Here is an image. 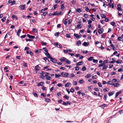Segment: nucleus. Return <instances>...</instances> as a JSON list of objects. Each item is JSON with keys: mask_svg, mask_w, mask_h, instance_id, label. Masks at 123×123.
<instances>
[{"mask_svg": "<svg viewBox=\"0 0 123 123\" xmlns=\"http://www.w3.org/2000/svg\"><path fill=\"white\" fill-rule=\"evenodd\" d=\"M113 82V81L112 80H111L108 81L107 82V83L108 84L111 85V83H112Z\"/></svg>", "mask_w": 123, "mask_h": 123, "instance_id": "39", "label": "nucleus"}, {"mask_svg": "<svg viewBox=\"0 0 123 123\" xmlns=\"http://www.w3.org/2000/svg\"><path fill=\"white\" fill-rule=\"evenodd\" d=\"M113 26H114L115 24V23L114 22H111L110 23Z\"/></svg>", "mask_w": 123, "mask_h": 123, "instance_id": "59", "label": "nucleus"}, {"mask_svg": "<svg viewBox=\"0 0 123 123\" xmlns=\"http://www.w3.org/2000/svg\"><path fill=\"white\" fill-rule=\"evenodd\" d=\"M104 30L103 28H101L100 29H98V32L99 33L102 34L103 33Z\"/></svg>", "mask_w": 123, "mask_h": 123, "instance_id": "7", "label": "nucleus"}, {"mask_svg": "<svg viewBox=\"0 0 123 123\" xmlns=\"http://www.w3.org/2000/svg\"><path fill=\"white\" fill-rule=\"evenodd\" d=\"M52 78L50 76H48L45 77L46 80H50L52 79Z\"/></svg>", "mask_w": 123, "mask_h": 123, "instance_id": "21", "label": "nucleus"}, {"mask_svg": "<svg viewBox=\"0 0 123 123\" xmlns=\"http://www.w3.org/2000/svg\"><path fill=\"white\" fill-rule=\"evenodd\" d=\"M59 33H60L59 32H56L55 33V35L56 36H58V35Z\"/></svg>", "mask_w": 123, "mask_h": 123, "instance_id": "55", "label": "nucleus"}, {"mask_svg": "<svg viewBox=\"0 0 123 123\" xmlns=\"http://www.w3.org/2000/svg\"><path fill=\"white\" fill-rule=\"evenodd\" d=\"M116 62L117 64L121 63L122 62V61L119 60H118L117 61H116Z\"/></svg>", "mask_w": 123, "mask_h": 123, "instance_id": "26", "label": "nucleus"}, {"mask_svg": "<svg viewBox=\"0 0 123 123\" xmlns=\"http://www.w3.org/2000/svg\"><path fill=\"white\" fill-rule=\"evenodd\" d=\"M91 74H87L85 76V77L86 78H89L91 77Z\"/></svg>", "mask_w": 123, "mask_h": 123, "instance_id": "29", "label": "nucleus"}, {"mask_svg": "<svg viewBox=\"0 0 123 123\" xmlns=\"http://www.w3.org/2000/svg\"><path fill=\"white\" fill-rule=\"evenodd\" d=\"M41 49H39L38 50H36L35 51V52L36 53H41Z\"/></svg>", "mask_w": 123, "mask_h": 123, "instance_id": "17", "label": "nucleus"}, {"mask_svg": "<svg viewBox=\"0 0 123 123\" xmlns=\"http://www.w3.org/2000/svg\"><path fill=\"white\" fill-rule=\"evenodd\" d=\"M50 74V73H48L47 72H46V74H45V77H48V76Z\"/></svg>", "mask_w": 123, "mask_h": 123, "instance_id": "60", "label": "nucleus"}, {"mask_svg": "<svg viewBox=\"0 0 123 123\" xmlns=\"http://www.w3.org/2000/svg\"><path fill=\"white\" fill-rule=\"evenodd\" d=\"M8 3H11V5L12 6L15 3V1L14 0L12 1H11V0H9L8 1Z\"/></svg>", "mask_w": 123, "mask_h": 123, "instance_id": "3", "label": "nucleus"}, {"mask_svg": "<svg viewBox=\"0 0 123 123\" xmlns=\"http://www.w3.org/2000/svg\"><path fill=\"white\" fill-rule=\"evenodd\" d=\"M123 37V34L122 35L121 37H118L117 38V40L120 41H121L120 39H119V38H121Z\"/></svg>", "mask_w": 123, "mask_h": 123, "instance_id": "50", "label": "nucleus"}, {"mask_svg": "<svg viewBox=\"0 0 123 123\" xmlns=\"http://www.w3.org/2000/svg\"><path fill=\"white\" fill-rule=\"evenodd\" d=\"M50 61L54 63H56L57 61L55 58L52 57L50 59Z\"/></svg>", "mask_w": 123, "mask_h": 123, "instance_id": "4", "label": "nucleus"}, {"mask_svg": "<svg viewBox=\"0 0 123 123\" xmlns=\"http://www.w3.org/2000/svg\"><path fill=\"white\" fill-rule=\"evenodd\" d=\"M107 94H105L104 96V98H103V99L105 101H106L107 99Z\"/></svg>", "mask_w": 123, "mask_h": 123, "instance_id": "38", "label": "nucleus"}, {"mask_svg": "<svg viewBox=\"0 0 123 123\" xmlns=\"http://www.w3.org/2000/svg\"><path fill=\"white\" fill-rule=\"evenodd\" d=\"M43 49L44 50L45 52L46 53L48 52V50L47 49V48L46 47H44L43 48Z\"/></svg>", "mask_w": 123, "mask_h": 123, "instance_id": "34", "label": "nucleus"}, {"mask_svg": "<svg viewBox=\"0 0 123 123\" xmlns=\"http://www.w3.org/2000/svg\"><path fill=\"white\" fill-rule=\"evenodd\" d=\"M89 43L88 42H84L83 44V45L84 46H87L89 44Z\"/></svg>", "mask_w": 123, "mask_h": 123, "instance_id": "16", "label": "nucleus"}, {"mask_svg": "<svg viewBox=\"0 0 123 123\" xmlns=\"http://www.w3.org/2000/svg\"><path fill=\"white\" fill-rule=\"evenodd\" d=\"M61 74L62 75L63 77H69V76H68V75H70V74L66 73H65L64 72H62L61 73Z\"/></svg>", "mask_w": 123, "mask_h": 123, "instance_id": "1", "label": "nucleus"}, {"mask_svg": "<svg viewBox=\"0 0 123 123\" xmlns=\"http://www.w3.org/2000/svg\"><path fill=\"white\" fill-rule=\"evenodd\" d=\"M108 106L106 104H103L102 105L99 106V107H101V108L104 109L105 107H106Z\"/></svg>", "mask_w": 123, "mask_h": 123, "instance_id": "2", "label": "nucleus"}, {"mask_svg": "<svg viewBox=\"0 0 123 123\" xmlns=\"http://www.w3.org/2000/svg\"><path fill=\"white\" fill-rule=\"evenodd\" d=\"M21 31V30L20 29H19L18 30L17 35L19 37V34L20 33Z\"/></svg>", "mask_w": 123, "mask_h": 123, "instance_id": "18", "label": "nucleus"}, {"mask_svg": "<svg viewBox=\"0 0 123 123\" xmlns=\"http://www.w3.org/2000/svg\"><path fill=\"white\" fill-rule=\"evenodd\" d=\"M25 5H21L19 6V7L20 8V10H23L25 9Z\"/></svg>", "mask_w": 123, "mask_h": 123, "instance_id": "6", "label": "nucleus"}, {"mask_svg": "<svg viewBox=\"0 0 123 123\" xmlns=\"http://www.w3.org/2000/svg\"><path fill=\"white\" fill-rule=\"evenodd\" d=\"M85 10L87 12H89V8L87 6L85 7Z\"/></svg>", "mask_w": 123, "mask_h": 123, "instance_id": "45", "label": "nucleus"}, {"mask_svg": "<svg viewBox=\"0 0 123 123\" xmlns=\"http://www.w3.org/2000/svg\"><path fill=\"white\" fill-rule=\"evenodd\" d=\"M71 83H67L65 84V87H68L70 85H71Z\"/></svg>", "mask_w": 123, "mask_h": 123, "instance_id": "22", "label": "nucleus"}, {"mask_svg": "<svg viewBox=\"0 0 123 123\" xmlns=\"http://www.w3.org/2000/svg\"><path fill=\"white\" fill-rule=\"evenodd\" d=\"M49 66H47L46 67H44L43 68V70H45V69H47L49 67Z\"/></svg>", "mask_w": 123, "mask_h": 123, "instance_id": "52", "label": "nucleus"}, {"mask_svg": "<svg viewBox=\"0 0 123 123\" xmlns=\"http://www.w3.org/2000/svg\"><path fill=\"white\" fill-rule=\"evenodd\" d=\"M64 97L65 98L67 99H68L69 98V97L68 96H67L65 95L64 96Z\"/></svg>", "mask_w": 123, "mask_h": 123, "instance_id": "47", "label": "nucleus"}, {"mask_svg": "<svg viewBox=\"0 0 123 123\" xmlns=\"http://www.w3.org/2000/svg\"><path fill=\"white\" fill-rule=\"evenodd\" d=\"M93 62L94 63H96L98 62V60H97L93 59Z\"/></svg>", "mask_w": 123, "mask_h": 123, "instance_id": "54", "label": "nucleus"}, {"mask_svg": "<svg viewBox=\"0 0 123 123\" xmlns=\"http://www.w3.org/2000/svg\"><path fill=\"white\" fill-rule=\"evenodd\" d=\"M41 95L44 97H46V93H42L41 94Z\"/></svg>", "mask_w": 123, "mask_h": 123, "instance_id": "35", "label": "nucleus"}, {"mask_svg": "<svg viewBox=\"0 0 123 123\" xmlns=\"http://www.w3.org/2000/svg\"><path fill=\"white\" fill-rule=\"evenodd\" d=\"M82 70L83 71H85L86 70V68L85 66H84L82 68Z\"/></svg>", "mask_w": 123, "mask_h": 123, "instance_id": "37", "label": "nucleus"}, {"mask_svg": "<svg viewBox=\"0 0 123 123\" xmlns=\"http://www.w3.org/2000/svg\"><path fill=\"white\" fill-rule=\"evenodd\" d=\"M70 90V92L72 93L74 92L75 91L74 89L72 88H71Z\"/></svg>", "mask_w": 123, "mask_h": 123, "instance_id": "62", "label": "nucleus"}, {"mask_svg": "<svg viewBox=\"0 0 123 123\" xmlns=\"http://www.w3.org/2000/svg\"><path fill=\"white\" fill-rule=\"evenodd\" d=\"M40 67H39V65H37L35 66L34 68V70L35 71H38L40 70Z\"/></svg>", "mask_w": 123, "mask_h": 123, "instance_id": "9", "label": "nucleus"}, {"mask_svg": "<svg viewBox=\"0 0 123 123\" xmlns=\"http://www.w3.org/2000/svg\"><path fill=\"white\" fill-rule=\"evenodd\" d=\"M82 11V10L80 8H78V9H77L76 10V12H78L80 13Z\"/></svg>", "mask_w": 123, "mask_h": 123, "instance_id": "28", "label": "nucleus"}, {"mask_svg": "<svg viewBox=\"0 0 123 123\" xmlns=\"http://www.w3.org/2000/svg\"><path fill=\"white\" fill-rule=\"evenodd\" d=\"M32 32H33L35 33H36L37 32L38 30L36 29L33 28L32 30Z\"/></svg>", "mask_w": 123, "mask_h": 123, "instance_id": "19", "label": "nucleus"}, {"mask_svg": "<svg viewBox=\"0 0 123 123\" xmlns=\"http://www.w3.org/2000/svg\"><path fill=\"white\" fill-rule=\"evenodd\" d=\"M43 84H44V83L43 82H41L38 84L37 85V86H43L42 85Z\"/></svg>", "mask_w": 123, "mask_h": 123, "instance_id": "12", "label": "nucleus"}, {"mask_svg": "<svg viewBox=\"0 0 123 123\" xmlns=\"http://www.w3.org/2000/svg\"><path fill=\"white\" fill-rule=\"evenodd\" d=\"M98 86L100 87H102V86L101 85V83L100 82H99L98 83Z\"/></svg>", "mask_w": 123, "mask_h": 123, "instance_id": "49", "label": "nucleus"}, {"mask_svg": "<svg viewBox=\"0 0 123 123\" xmlns=\"http://www.w3.org/2000/svg\"><path fill=\"white\" fill-rule=\"evenodd\" d=\"M55 78H57L61 76V75L60 74H55Z\"/></svg>", "mask_w": 123, "mask_h": 123, "instance_id": "32", "label": "nucleus"}, {"mask_svg": "<svg viewBox=\"0 0 123 123\" xmlns=\"http://www.w3.org/2000/svg\"><path fill=\"white\" fill-rule=\"evenodd\" d=\"M79 70V68L78 66H76L75 67V70L77 71Z\"/></svg>", "mask_w": 123, "mask_h": 123, "instance_id": "57", "label": "nucleus"}, {"mask_svg": "<svg viewBox=\"0 0 123 123\" xmlns=\"http://www.w3.org/2000/svg\"><path fill=\"white\" fill-rule=\"evenodd\" d=\"M62 105H65V106H67V105H68V104L67 103V102H66L64 101H63V103L62 104Z\"/></svg>", "mask_w": 123, "mask_h": 123, "instance_id": "44", "label": "nucleus"}, {"mask_svg": "<svg viewBox=\"0 0 123 123\" xmlns=\"http://www.w3.org/2000/svg\"><path fill=\"white\" fill-rule=\"evenodd\" d=\"M27 36L30 38H31L33 39L35 38V36L30 35L29 34H27Z\"/></svg>", "mask_w": 123, "mask_h": 123, "instance_id": "11", "label": "nucleus"}, {"mask_svg": "<svg viewBox=\"0 0 123 123\" xmlns=\"http://www.w3.org/2000/svg\"><path fill=\"white\" fill-rule=\"evenodd\" d=\"M104 65V63H102L98 65V67H102Z\"/></svg>", "mask_w": 123, "mask_h": 123, "instance_id": "42", "label": "nucleus"}, {"mask_svg": "<svg viewBox=\"0 0 123 123\" xmlns=\"http://www.w3.org/2000/svg\"><path fill=\"white\" fill-rule=\"evenodd\" d=\"M65 7L64 6V5L63 4H62L61 6V9L63 11V9H64Z\"/></svg>", "mask_w": 123, "mask_h": 123, "instance_id": "30", "label": "nucleus"}, {"mask_svg": "<svg viewBox=\"0 0 123 123\" xmlns=\"http://www.w3.org/2000/svg\"><path fill=\"white\" fill-rule=\"evenodd\" d=\"M23 65L25 67H27V64L25 62H24L23 63Z\"/></svg>", "mask_w": 123, "mask_h": 123, "instance_id": "43", "label": "nucleus"}, {"mask_svg": "<svg viewBox=\"0 0 123 123\" xmlns=\"http://www.w3.org/2000/svg\"><path fill=\"white\" fill-rule=\"evenodd\" d=\"M84 81L83 80H80L79 81V83H80L81 84L83 83Z\"/></svg>", "mask_w": 123, "mask_h": 123, "instance_id": "53", "label": "nucleus"}, {"mask_svg": "<svg viewBox=\"0 0 123 123\" xmlns=\"http://www.w3.org/2000/svg\"><path fill=\"white\" fill-rule=\"evenodd\" d=\"M46 87H45L43 85L42 86V89L43 91H46Z\"/></svg>", "mask_w": 123, "mask_h": 123, "instance_id": "36", "label": "nucleus"}, {"mask_svg": "<svg viewBox=\"0 0 123 123\" xmlns=\"http://www.w3.org/2000/svg\"><path fill=\"white\" fill-rule=\"evenodd\" d=\"M66 59L67 58L64 57H62L60 59L62 62H65Z\"/></svg>", "mask_w": 123, "mask_h": 123, "instance_id": "10", "label": "nucleus"}, {"mask_svg": "<svg viewBox=\"0 0 123 123\" xmlns=\"http://www.w3.org/2000/svg\"><path fill=\"white\" fill-rule=\"evenodd\" d=\"M83 63H84V62L83 61H81V62H79L76 63V65L77 66L80 65H81V63L82 64H83Z\"/></svg>", "mask_w": 123, "mask_h": 123, "instance_id": "15", "label": "nucleus"}, {"mask_svg": "<svg viewBox=\"0 0 123 123\" xmlns=\"http://www.w3.org/2000/svg\"><path fill=\"white\" fill-rule=\"evenodd\" d=\"M70 77H69V78H73V77H74L75 76L74 74L73 73H71V74H70Z\"/></svg>", "mask_w": 123, "mask_h": 123, "instance_id": "33", "label": "nucleus"}, {"mask_svg": "<svg viewBox=\"0 0 123 123\" xmlns=\"http://www.w3.org/2000/svg\"><path fill=\"white\" fill-rule=\"evenodd\" d=\"M81 34H80V35H78V36L76 37V38L77 39H78L79 38H81Z\"/></svg>", "mask_w": 123, "mask_h": 123, "instance_id": "63", "label": "nucleus"}, {"mask_svg": "<svg viewBox=\"0 0 123 123\" xmlns=\"http://www.w3.org/2000/svg\"><path fill=\"white\" fill-rule=\"evenodd\" d=\"M81 44V41L80 40L77 41L76 43V45L78 46H80Z\"/></svg>", "mask_w": 123, "mask_h": 123, "instance_id": "20", "label": "nucleus"}, {"mask_svg": "<svg viewBox=\"0 0 123 123\" xmlns=\"http://www.w3.org/2000/svg\"><path fill=\"white\" fill-rule=\"evenodd\" d=\"M32 94L34 95V96L35 97H38L37 95V94L36 93H35L34 92H33L32 93Z\"/></svg>", "mask_w": 123, "mask_h": 123, "instance_id": "41", "label": "nucleus"}, {"mask_svg": "<svg viewBox=\"0 0 123 123\" xmlns=\"http://www.w3.org/2000/svg\"><path fill=\"white\" fill-rule=\"evenodd\" d=\"M115 92H109L108 93V95L109 97L111 96Z\"/></svg>", "mask_w": 123, "mask_h": 123, "instance_id": "14", "label": "nucleus"}, {"mask_svg": "<svg viewBox=\"0 0 123 123\" xmlns=\"http://www.w3.org/2000/svg\"><path fill=\"white\" fill-rule=\"evenodd\" d=\"M93 57L91 56L88 58V60L89 61H91L93 60Z\"/></svg>", "mask_w": 123, "mask_h": 123, "instance_id": "23", "label": "nucleus"}, {"mask_svg": "<svg viewBox=\"0 0 123 123\" xmlns=\"http://www.w3.org/2000/svg\"><path fill=\"white\" fill-rule=\"evenodd\" d=\"M121 5L119 4L117 5V9L118 10V11H122V9L121 8Z\"/></svg>", "mask_w": 123, "mask_h": 123, "instance_id": "8", "label": "nucleus"}, {"mask_svg": "<svg viewBox=\"0 0 123 123\" xmlns=\"http://www.w3.org/2000/svg\"><path fill=\"white\" fill-rule=\"evenodd\" d=\"M43 13V14L42 15H43V16H46L47 14L48 13V12H42Z\"/></svg>", "mask_w": 123, "mask_h": 123, "instance_id": "46", "label": "nucleus"}, {"mask_svg": "<svg viewBox=\"0 0 123 123\" xmlns=\"http://www.w3.org/2000/svg\"><path fill=\"white\" fill-rule=\"evenodd\" d=\"M98 77L96 75H95L92 76V79H96Z\"/></svg>", "mask_w": 123, "mask_h": 123, "instance_id": "40", "label": "nucleus"}, {"mask_svg": "<svg viewBox=\"0 0 123 123\" xmlns=\"http://www.w3.org/2000/svg\"><path fill=\"white\" fill-rule=\"evenodd\" d=\"M107 66L106 65H105L104 64V66L102 68V70L104 69H106L107 67Z\"/></svg>", "mask_w": 123, "mask_h": 123, "instance_id": "27", "label": "nucleus"}, {"mask_svg": "<svg viewBox=\"0 0 123 123\" xmlns=\"http://www.w3.org/2000/svg\"><path fill=\"white\" fill-rule=\"evenodd\" d=\"M101 17L102 18H106V17L105 16L104 14L102 15Z\"/></svg>", "mask_w": 123, "mask_h": 123, "instance_id": "64", "label": "nucleus"}, {"mask_svg": "<svg viewBox=\"0 0 123 123\" xmlns=\"http://www.w3.org/2000/svg\"><path fill=\"white\" fill-rule=\"evenodd\" d=\"M64 14V12H62L61 11H59V12L58 13V15H63Z\"/></svg>", "mask_w": 123, "mask_h": 123, "instance_id": "31", "label": "nucleus"}, {"mask_svg": "<svg viewBox=\"0 0 123 123\" xmlns=\"http://www.w3.org/2000/svg\"><path fill=\"white\" fill-rule=\"evenodd\" d=\"M45 101L48 103L50 102L51 100L48 98H45Z\"/></svg>", "mask_w": 123, "mask_h": 123, "instance_id": "13", "label": "nucleus"}, {"mask_svg": "<svg viewBox=\"0 0 123 123\" xmlns=\"http://www.w3.org/2000/svg\"><path fill=\"white\" fill-rule=\"evenodd\" d=\"M48 9V8H47V7H45L43 9H42V10H41V13L43 12H44V11H45V10H47Z\"/></svg>", "mask_w": 123, "mask_h": 123, "instance_id": "25", "label": "nucleus"}, {"mask_svg": "<svg viewBox=\"0 0 123 123\" xmlns=\"http://www.w3.org/2000/svg\"><path fill=\"white\" fill-rule=\"evenodd\" d=\"M119 84L118 83H115V85L114 86V87H117L119 86Z\"/></svg>", "mask_w": 123, "mask_h": 123, "instance_id": "48", "label": "nucleus"}, {"mask_svg": "<svg viewBox=\"0 0 123 123\" xmlns=\"http://www.w3.org/2000/svg\"><path fill=\"white\" fill-rule=\"evenodd\" d=\"M25 40L27 42L28 41H33V40L32 39H25Z\"/></svg>", "mask_w": 123, "mask_h": 123, "instance_id": "58", "label": "nucleus"}, {"mask_svg": "<svg viewBox=\"0 0 123 123\" xmlns=\"http://www.w3.org/2000/svg\"><path fill=\"white\" fill-rule=\"evenodd\" d=\"M68 64H69L71 63V61H69L68 59H67L65 62Z\"/></svg>", "mask_w": 123, "mask_h": 123, "instance_id": "24", "label": "nucleus"}, {"mask_svg": "<svg viewBox=\"0 0 123 123\" xmlns=\"http://www.w3.org/2000/svg\"><path fill=\"white\" fill-rule=\"evenodd\" d=\"M122 93V91H120L118 92H117L115 94V98H117L118 97L119 95L120 94H121Z\"/></svg>", "mask_w": 123, "mask_h": 123, "instance_id": "5", "label": "nucleus"}, {"mask_svg": "<svg viewBox=\"0 0 123 123\" xmlns=\"http://www.w3.org/2000/svg\"><path fill=\"white\" fill-rule=\"evenodd\" d=\"M58 13L57 11H56L55 12L53 13V15H58Z\"/></svg>", "mask_w": 123, "mask_h": 123, "instance_id": "56", "label": "nucleus"}, {"mask_svg": "<svg viewBox=\"0 0 123 123\" xmlns=\"http://www.w3.org/2000/svg\"><path fill=\"white\" fill-rule=\"evenodd\" d=\"M118 72H120L121 71H123V69L122 68H120L118 70Z\"/></svg>", "mask_w": 123, "mask_h": 123, "instance_id": "61", "label": "nucleus"}, {"mask_svg": "<svg viewBox=\"0 0 123 123\" xmlns=\"http://www.w3.org/2000/svg\"><path fill=\"white\" fill-rule=\"evenodd\" d=\"M88 16V15L86 14H84V17L86 18H87Z\"/></svg>", "mask_w": 123, "mask_h": 123, "instance_id": "51", "label": "nucleus"}]
</instances>
